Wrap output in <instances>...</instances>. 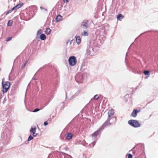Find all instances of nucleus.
<instances>
[{"mask_svg":"<svg viewBox=\"0 0 158 158\" xmlns=\"http://www.w3.org/2000/svg\"><path fill=\"white\" fill-rule=\"evenodd\" d=\"M114 113V112L113 109H111L108 111V117L107 119L104 123V125L108 126L115 123L116 121V117L113 116Z\"/></svg>","mask_w":158,"mask_h":158,"instance_id":"nucleus-1","label":"nucleus"},{"mask_svg":"<svg viewBox=\"0 0 158 158\" xmlns=\"http://www.w3.org/2000/svg\"><path fill=\"white\" fill-rule=\"evenodd\" d=\"M11 134V132H10L8 129H6L3 131L2 135L1 137L5 140V142L7 144L9 142Z\"/></svg>","mask_w":158,"mask_h":158,"instance_id":"nucleus-2","label":"nucleus"},{"mask_svg":"<svg viewBox=\"0 0 158 158\" xmlns=\"http://www.w3.org/2000/svg\"><path fill=\"white\" fill-rule=\"evenodd\" d=\"M106 126V125H104L103 123L102 126L98 130L92 134V136L93 138L94 139H95V140H97V137L101 133L103 129Z\"/></svg>","mask_w":158,"mask_h":158,"instance_id":"nucleus-3","label":"nucleus"},{"mask_svg":"<svg viewBox=\"0 0 158 158\" xmlns=\"http://www.w3.org/2000/svg\"><path fill=\"white\" fill-rule=\"evenodd\" d=\"M85 76V74L78 73L75 76V80L77 83H81Z\"/></svg>","mask_w":158,"mask_h":158,"instance_id":"nucleus-4","label":"nucleus"},{"mask_svg":"<svg viewBox=\"0 0 158 158\" xmlns=\"http://www.w3.org/2000/svg\"><path fill=\"white\" fill-rule=\"evenodd\" d=\"M128 124L134 127H139L141 126L140 124L136 120H130L128 121Z\"/></svg>","mask_w":158,"mask_h":158,"instance_id":"nucleus-5","label":"nucleus"},{"mask_svg":"<svg viewBox=\"0 0 158 158\" xmlns=\"http://www.w3.org/2000/svg\"><path fill=\"white\" fill-rule=\"evenodd\" d=\"M2 85L3 88L2 91L3 92V94H4L5 93H6L7 91L10 87V83L9 82L6 81L5 82V84H3V81H2Z\"/></svg>","mask_w":158,"mask_h":158,"instance_id":"nucleus-6","label":"nucleus"},{"mask_svg":"<svg viewBox=\"0 0 158 158\" xmlns=\"http://www.w3.org/2000/svg\"><path fill=\"white\" fill-rule=\"evenodd\" d=\"M69 62L70 65L71 66H74L77 62L76 57L74 56H70L69 59Z\"/></svg>","mask_w":158,"mask_h":158,"instance_id":"nucleus-7","label":"nucleus"},{"mask_svg":"<svg viewBox=\"0 0 158 158\" xmlns=\"http://www.w3.org/2000/svg\"><path fill=\"white\" fill-rule=\"evenodd\" d=\"M88 23V20H84L81 23L80 26L81 28L83 29H87L89 27Z\"/></svg>","mask_w":158,"mask_h":158,"instance_id":"nucleus-8","label":"nucleus"},{"mask_svg":"<svg viewBox=\"0 0 158 158\" xmlns=\"http://www.w3.org/2000/svg\"><path fill=\"white\" fill-rule=\"evenodd\" d=\"M96 42L93 41H91L89 45V48L91 49L94 51V49L95 48L96 46Z\"/></svg>","mask_w":158,"mask_h":158,"instance_id":"nucleus-9","label":"nucleus"},{"mask_svg":"<svg viewBox=\"0 0 158 158\" xmlns=\"http://www.w3.org/2000/svg\"><path fill=\"white\" fill-rule=\"evenodd\" d=\"M140 111V110H137L135 109L131 114L130 116L134 117H135L137 116V113L139 112Z\"/></svg>","mask_w":158,"mask_h":158,"instance_id":"nucleus-10","label":"nucleus"},{"mask_svg":"<svg viewBox=\"0 0 158 158\" xmlns=\"http://www.w3.org/2000/svg\"><path fill=\"white\" fill-rule=\"evenodd\" d=\"M65 140H69L72 138L73 135L70 133H68L65 135Z\"/></svg>","mask_w":158,"mask_h":158,"instance_id":"nucleus-11","label":"nucleus"},{"mask_svg":"<svg viewBox=\"0 0 158 158\" xmlns=\"http://www.w3.org/2000/svg\"><path fill=\"white\" fill-rule=\"evenodd\" d=\"M91 50L92 49L89 48L88 47V49L86 51V53L85 54V56L87 57H89V56L90 55V52Z\"/></svg>","mask_w":158,"mask_h":158,"instance_id":"nucleus-12","label":"nucleus"},{"mask_svg":"<svg viewBox=\"0 0 158 158\" xmlns=\"http://www.w3.org/2000/svg\"><path fill=\"white\" fill-rule=\"evenodd\" d=\"M75 38L76 39V42L77 44H79L81 41V39L80 37L79 36H76Z\"/></svg>","mask_w":158,"mask_h":158,"instance_id":"nucleus-13","label":"nucleus"},{"mask_svg":"<svg viewBox=\"0 0 158 158\" xmlns=\"http://www.w3.org/2000/svg\"><path fill=\"white\" fill-rule=\"evenodd\" d=\"M81 35L83 36H86L89 35V32L87 31H84L81 33Z\"/></svg>","mask_w":158,"mask_h":158,"instance_id":"nucleus-14","label":"nucleus"},{"mask_svg":"<svg viewBox=\"0 0 158 158\" xmlns=\"http://www.w3.org/2000/svg\"><path fill=\"white\" fill-rule=\"evenodd\" d=\"M23 5V3H20L18 4H17V5H16L15 6H14L16 10H17L18 9L20 8L21 6H22Z\"/></svg>","mask_w":158,"mask_h":158,"instance_id":"nucleus-15","label":"nucleus"},{"mask_svg":"<svg viewBox=\"0 0 158 158\" xmlns=\"http://www.w3.org/2000/svg\"><path fill=\"white\" fill-rule=\"evenodd\" d=\"M123 17V16L121 14H119L117 16V18L118 20H121Z\"/></svg>","mask_w":158,"mask_h":158,"instance_id":"nucleus-16","label":"nucleus"},{"mask_svg":"<svg viewBox=\"0 0 158 158\" xmlns=\"http://www.w3.org/2000/svg\"><path fill=\"white\" fill-rule=\"evenodd\" d=\"M40 37L41 40H44L46 39V35L44 34H41Z\"/></svg>","mask_w":158,"mask_h":158,"instance_id":"nucleus-17","label":"nucleus"},{"mask_svg":"<svg viewBox=\"0 0 158 158\" xmlns=\"http://www.w3.org/2000/svg\"><path fill=\"white\" fill-rule=\"evenodd\" d=\"M62 17L61 16L59 15H58V16L56 17V22H57L60 20L61 19Z\"/></svg>","mask_w":158,"mask_h":158,"instance_id":"nucleus-18","label":"nucleus"},{"mask_svg":"<svg viewBox=\"0 0 158 158\" xmlns=\"http://www.w3.org/2000/svg\"><path fill=\"white\" fill-rule=\"evenodd\" d=\"M51 30L49 28H47L45 31V33L47 35H49L51 32Z\"/></svg>","mask_w":158,"mask_h":158,"instance_id":"nucleus-19","label":"nucleus"},{"mask_svg":"<svg viewBox=\"0 0 158 158\" xmlns=\"http://www.w3.org/2000/svg\"><path fill=\"white\" fill-rule=\"evenodd\" d=\"M36 130V128H35V127L34 128L31 127V129L30 130V131L33 133L34 132H35Z\"/></svg>","mask_w":158,"mask_h":158,"instance_id":"nucleus-20","label":"nucleus"},{"mask_svg":"<svg viewBox=\"0 0 158 158\" xmlns=\"http://www.w3.org/2000/svg\"><path fill=\"white\" fill-rule=\"evenodd\" d=\"M143 73L145 75H149V72L148 70H145L144 72ZM149 76H148V77Z\"/></svg>","mask_w":158,"mask_h":158,"instance_id":"nucleus-21","label":"nucleus"},{"mask_svg":"<svg viewBox=\"0 0 158 158\" xmlns=\"http://www.w3.org/2000/svg\"><path fill=\"white\" fill-rule=\"evenodd\" d=\"M96 143V142L95 141H94V142H93L91 144H89V146H90V147H91V145H92V147H94V145H95Z\"/></svg>","mask_w":158,"mask_h":158,"instance_id":"nucleus-22","label":"nucleus"},{"mask_svg":"<svg viewBox=\"0 0 158 158\" xmlns=\"http://www.w3.org/2000/svg\"><path fill=\"white\" fill-rule=\"evenodd\" d=\"M12 21L11 20H10L8 21L7 23V25L8 26H10L12 25Z\"/></svg>","mask_w":158,"mask_h":158,"instance_id":"nucleus-23","label":"nucleus"},{"mask_svg":"<svg viewBox=\"0 0 158 158\" xmlns=\"http://www.w3.org/2000/svg\"><path fill=\"white\" fill-rule=\"evenodd\" d=\"M42 32V30L41 29L39 30L37 33V35L40 34Z\"/></svg>","mask_w":158,"mask_h":158,"instance_id":"nucleus-24","label":"nucleus"},{"mask_svg":"<svg viewBox=\"0 0 158 158\" xmlns=\"http://www.w3.org/2000/svg\"><path fill=\"white\" fill-rule=\"evenodd\" d=\"M33 138V137L31 135H30L28 139V141H29L31 140Z\"/></svg>","mask_w":158,"mask_h":158,"instance_id":"nucleus-25","label":"nucleus"},{"mask_svg":"<svg viewBox=\"0 0 158 158\" xmlns=\"http://www.w3.org/2000/svg\"><path fill=\"white\" fill-rule=\"evenodd\" d=\"M14 10H16V9H15V7H14L13 8H12L10 10H9V12H10V13H11Z\"/></svg>","mask_w":158,"mask_h":158,"instance_id":"nucleus-26","label":"nucleus"},{"mask_svg":"<svg viewBox=\"0 0 158 158\" xmlns=\"http://www.w3.org/2000/svg\"><path fill=\"white\" fill-rule=\"evenodd\" d=\"M94 98L95 100H97L99 98V97L98 95H96L94 96Z\"/></svg>","mask_w":158,"mask_h":158,"instance_id":"nucleus-27","label":"nucleus"},{"mask_svg":"<svg viewBox=\"0 0 158 158\" xmlns=\"http://www.w3.org/2000/svg\"><path fill=\"white\" fill-rule=\"evenodd\" d=\"M40 109H38V108H36L34 110V111H33V112H37L38 111H39V110H40Z\"/></svg>","mask_w":158,"mask_h":158,"instance_id":"nucleus-28","label":"nucleus"},{"mask_svg":"<svg viewBox=\"0 0 158 158\" xmlns=\"http://www.w3.org/2000/svg\"><path fill=\"white\" fill-rule=\"evenodd\" d=\"M12 37H8L6 39V41H10L12 39Z\"/></svg>","mask_w":158,"mask_h":158,"instance_id":"nucleus-29","label":"nucleus"},{"mask_svg":"<svg viewBox=\"0 0 158 158\" xmlns=\"http://www.w3.org/2000/svg\"><path fill=\"white\" fill-rule=\"evenodd\" d=\"M132 155L129 154L128 155V158H132Z\"/></svg>","mask_w":158,"mask_h":158,"instance_id":"nucleus-30","label":"nucleus"},{"mask_svg":"<svg viewBox=\"0 0 158 158\" xmlns=\"http://www.w3.org/2000/svg\"><path fill=\"white\" fill-rule=\"evenodd\" d=\"M50 99H49L48 102H47L45 104V105L44 106H47V105H48V103H49V102H50Z\"/></svg>","mask_w":158,"mask_h":158,"instance_id":"nucleus-31","label":"nucleus"},{"mask_svg":"<svg viewBox=\"0 0 158 158\" xmlns=\"http://www.w3.org/2000/svg\"><path fill=\"white\" fill-rule=\"evenodd\" d=\"M76 96V95H75V94L71 96V99H73L75 98Z\"/></svg>","mask_w":158,"mask_h":158,"instance_id":"nucleus-32","label":"nucleus"},{"mask_svg":"<svg viewBox=\"0 0 158 158\" xmlns=\"http://www.w3.org/2000/svg\"><path fill=\"white\" fill-rule=\"evenodd\" d=\"M32 135H33V136L35 137L37 135V134L35 133V132H34L33 133Z\"/></svg>","mask_w":158,"mask_h":158,"instance_id":"nucleus-33","label":"nucleus"},{"mask_svg":"<svg viewBox=\"0 0 158 158\" xmlns=\"http://www.w3.org/2000/svg\"><path fill=\"white\" fill-rule=\"evenodd\" d=\"M27 62H25V63L23 65V66H22V69H23L24 67L25 66L26 63H27Z\"/></svg>","mask_w":158,"mask_h":158,"instance_id":"nucleus-34","label":"nucleus"},{"mask_svg":"<svg viewBox=\"0 0 158 158\" xmlns=\"http://www.w3.org/2000/svg\"><path fill=\"white\" fill-rule=\"evenodd\" d=\"M48 124V123L47 121H45L44 122V126H46Z\"/></svg>","mask_w":158,"mask_h":158,"instance_id":"nucleus-35","label":"nucleus"},{"mask_svg":"<svg viewBox=\"0 0 158 158\" xmlns=\"http://www.w3.org/2000/svg\"><path fill=\"white\" fill-rule=\"evenodd\" d=\"M83 142L84 143V144H83L84 146H85L86 145V144H88V143H86V142L85 141V140H83Z\"/></svg>","mask_w":158,"mask_h":158,"instance_id":"nucleus-36","label":"nucleus"},{"mask_svg":"<svg viewBox=\"0 0 158 158\" xmlns=\"http://www.w3.org/2000/svg\"><path fill=\"white\" fill-rule=\"evenodd\" d=\"M60 139L62 140H63L64 139V137H62L61 135L60 136Z\"/></svg>","mask_w":158,"mask_h":158,"instance_id":"nucleus-37","label":"nucleus"},{"mask_svg":"<svg viewBox=\"0 0 158 158\" xmlns=\"http://www.w3.org/2000/svg\"><path fill=\"white\" fill-rule=\"evenodd\" d=\"M10 12H9V10H8L7 12H6V15H7L9 13H10Z\"/></svg>","mask_w":158,"mask_h":158,"instance_id":"nucleus-38","label":"nucleus"},{"mask_svg":"<svg viewBox=\"0 0 158 158\" xmlns=\"http://www.w3.org/2000/svg\"><path fill=\"white\" fill-rule=\"evenodd\" d=\"M104 34H106V33L107 32L106 30H105V31H104Z\"/></svg>","mask_w":158,"mask_h":158,"instance_id":"nucleus-39","label":"nucleus"},{"mask_svg":"<svg viewBox=\"0 0 158 158\" xmlns=\"http://www.w3.org/2000/svg\"><path fill=\"white\" fill-rule=\"evenodd\" d=\"M64 2H68V0H64Z\"/></svg>","mask_w":158,"mask_h":158,"instance_id":"nucleus-40","label":"nucleus"},{"mask_svg":"<svg viewBox=\"0 0 158 158\" xmlns=\"http://www.w3.org/2000/svg\"><path fill=\"white\" fill-rule=\"evenodd\" d=\"M40 8L41 9V10H42V9H44V8H43L42 6H40Z\"/></svg>","mask_w":158,"mask_h":158,"instance_id":"nucleus-41","label":"nucleus"},{"mask_svg":"<svg viewBox=\"0 0 158 158\" xmlns=\"http://www.w3.org/2000/svg\"><path fill=\"white\" fill-rule=\"evenodd\" d=\"M101 31H102V32H103V29H102V30Z\"/></svg>","mask_w":158,"mask_h":158,"instance_id":"nucleus-42","label":"nucleus"},{"mask_svg":"<svg viewBox=\"0 0 158 158\" xmlns=\"http://www.w3.org/2000/svg\"><path fill=\"white\" fill-rule=\"evenodd\" d=\"M32 80H35V79L34 78H33L32 79Z\"/></svg>","mask_w":158,"mask_h":158,"instance_id":"nucleus-43","label":"nucleus"},{"mask_svg":"<svg viewBox=\"0 0 158 158\" xmlns=\"http://www.w3.org/2000/svg\"><path fill=\"white\" fill-rule=\"evenodd\" d=\"M145 78H147V77H145Z\"/></svg>","mask_w":158,"mask_h":158,"instance_id":"nucleus-44","label":"nucleus"},{"mask_svg":"<svg viewBox=\"0 0 158 158\" xmlns=\"http://www.w3.org/2000/svg\"><path fill=\"white\" fill-rule=\"evenodd\" d=\"M71 158H73V157L72 156H71Z\"/></svg>","mask_w":158,"mask_h":158,"instance_id":"nucleus-45","label":"nucleus"}]
</instances>
